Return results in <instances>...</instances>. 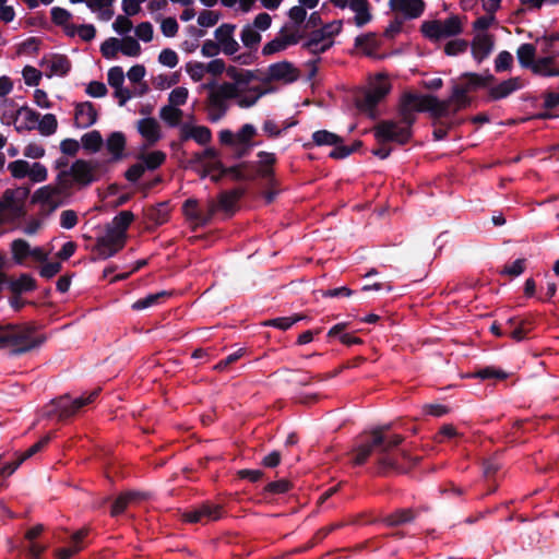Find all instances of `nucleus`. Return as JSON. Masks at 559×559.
<instances>
[{
	"instance_id": "64",
	"label": "nucleus",
	"mask_w": 559,
	"mask_h": 559,
	"mask_svg": "<svg viewBox=\"0 0 559 559\" xmlns=\"http://www.w3.org/2000/svg\"><path fill=\"white\" fill-rule=\"evenodd\" d=\"M78 214L73 210L62 211L60 214V226L64 229H72L78 224Z\"/></svg>"
},
{
	"instance_id": "25",
	"label": "nucleus",
	"mask_w": 559,
	"mask_h": 559,
	"mask_svg": "<svg viewBox=\"0 0 559 559\" xmlns=\"http://www.w3.org/2000/svg\"><path fill=\"white\" fill-rule=\"evenodd\" d=\"M88 534L87 528L76 531L70 539V545L61 547L56 550L55 556L57 559H70L84 548V539Z\"/></svg>"
},
{
	"instance_id": "37",
	"label": "nucleus",
	"mask_w": 559,
	"mask_h": 559,
	"mask_svg": "<svg viewBox=\"0 0 559 559\" xmlns=\"http://www.w3.org/2000/svg\"><path fill=\"white\" fill-rule=\"evenodd\" d=\"M536 48L533 44H522L516 51L518 60L523 68H531L534 71Z\"/></svg>"
},
{
	"instance_id": "55",
	"label": "nucleus",
	"mask_w": 559,
	"mask_h": 559,
	"mask_svg": "<svg viewBox=\"0 0 559 559\" xmlns=\"http://www.w3.org/2000/svg\"><path fill=\"white\" fill-rule=\"evenodd\" d=\"M513 64V56L509 51H501L495 59V70L496 72H504L511 69Z\"/></svg>"
},
{
	"instance_id": "8",
	"label": "nucleus",
	"mask_w": 559,
	"mask_h": 559,
	"mask_svg": "<svg viewBox=\"0 0 559 559\" xmlns=\"http://www.w3.org/2000/svg\"><path fill=\"white\" fill-rule=\"evenodd\" d=\"M391 91L389 78L379 73L370 78L362 96L358 99V107L367 114H373L376 107Z\"/></svg>"
},
{
	"instance_id": "42",
	"label": "nucleus",
	"mask_w": 559,
	"mask_h": 559,
	"mask_svg": "<svg viewBox=\"0 0 559 559\" xmlns=\"http://www.w3.org/2000/svg\"><path fill=\"white\" fill-rule=\"evenodd\" d=\"M48 67L51 74L63 76L71 70V62L66 56H55Z\"/></svg>"
},
{
	"instance_id": "41",
	"label": "nucleus",
	"mask_w": 559,
	"mask_h": 559,
	"mask_svg": "<svg viewBox=\"0 0 559 559\" xmlns=\"http://www.w3.org/2000/svg\"><path fill=\"white\" fill-rule=\"evenodd\" d=\"M240 39L247 48L254 49L261 41V35L253 26L247 24L241 31Z\"/></svg>"
},
{
	"instance_id": "34",
	"label": "nucleus",
	"mask_w": 559,
	"mask_h": 559,
	"mask_svg": "<svg viewBox=\"0 0 559 559\" xmlns=\"http://www.w3.org/2000/svg\"><path fill=\"white\" fill-rule=\"evenodd\" d=\"M182 116L183 111L179 107L169 104L163 106L159 110V118L170 128H180Z\"/></svg>"
},
{
	"instance_id": "33",
	"label": "nucleus",
	"mask_w": 559,
	"mask_h": 559,
	"mask_svg": "<svg viewBox=\"0 0 559 559\" xmlns=\"http://www.w3.org/2000/svg\"><path fill=\"white\" fill-rule=\"evenodd\" d=\"M144 493L138 491H128L120 495L111 506V515L117 516L121 514L129 504L144 498Z\"/></svg>"
},
{
	"instance_id": "14",
	"label": "nucleus",
	"mask_w": 559,
	"mask_h": 559,
	"mask_svg": "<svg viewBox=\"0 0 559 559\" xmlns=\"http://www.w3.org/2000/svg\"><path fill=\"white\" fill-rule=\"evenodd\" d=\"M330 2L341 10L349 9L354 13L349 22L357 27H364L372 21V8L369 0H330Z\"/></svg>"
},
{
	"instance_id": "28",
	"label": "nucleus",
	"mask_w": 559,
	"mask_h": 559,
	"mask_svg": "<svg viewBox=\"0 0 559 559\" xmlns=\"http://www.w3.org/2000/svg\"><path fill=\"white\" fill-rule=\"evenodd\" d=\"M493 48V38L487 33H478L472 43V51L474 58L481 62L486 59Z\"/></svg>"
},
{
	"instance_id": "7",
	"label": "nucleus",
	"mask_w": 559,
	"mask_h": 559,
	"mask_svg": "<svg viewBox=\"0 0 559 559\" xmlns=\"http://www.w3.org/2000/svg\"><path fill=\"white\" fill-rule=\"evenodd\" d=\"M403 438L400 435H393L391 437H384L382 429L372 431L370 440L361 443L355 450L354 463L356 465L364 464L368 457L376 451L386 453L391 449L401 444Z\"/></svg>"
},
{
	"instance_id": "23",
	"label": "nucleus",
	"mask_w": 559,
	"mask_h": 559,
	"mask_svg": "<svg viewBox=\"0 0 559 559\" xmlns=\"http://www.w3.org/2000/svg\"><path fill=\"white\" fill-rule=\"evenodd\" d=\"M267 79L271 81L294 82L297 79V71L288 61L272 63L267 68Z\"/></svg>"
},
{
	"instance_id": "27",
	"label": "nucleus",
	"mask_w": 559,
	"mask_h": 559,
	"mask_svg": "<svg viewBox=\"0 0 559 559\" xmlns=\"http://www.w3.org/2000/svg\"><path fill=\"white\" fill-rule=\"evenodd\" d=\"M138 131L148 145H153L162 139L160 126L154 118L140 119Z\"/></svg>"
},
{
	"instance_id": "16",
	"label": "nucleus",
	"mask_w": 559,
	"mask_h": 559,
	"mask_svg": "<svg viewBox=\"0 0 559 559\" xmlns=\"http://www.w3.org/2000/svg\"><path fill=\"white\" fill-rule=\"evenodd\" d=\"M182 213L186 218L199 225H206L216 213V204L214 200H209L206 211L203 212L195 199H188L182 204Z\"/></svg>"
},
{
	"instance_id": "26",
	"label": "nucleus",
	"mask_w": 559,
	"mask_h": 559,
	"mask_svg": "<svg viewBox=\"0 0 559 559\" xmlns=\"http://www.w3.org/2000/svg\"><path fill=\"white\" fill-rule=\"evenodd\" d=\"M242 194L243 191L241 189H231L221 192L217 197V201H215L216 212L222 211L228 215H233Z\"/></svg>"
},
{
	"instance_id": "48",
	"label": "nucleus",
	"mask_w": 559,
	"mask_h": 559,
	"mask_svg": "<svg viewBox=\"0 0 559 559\" xmlns=\"http://www.w3.org/2000/svg\"><path fill=\"white\" fill-rule=\"evenodd\" d=\"M114 0H86L87 7L92 11H102V17L106 21L112 16V11L109 9Z\"/></svg>"
},
{
	"instance_id": "9",
	"label": "nucleus",
	"mask_w": 559,
	"mask_h": 559,
	"mask_svg": "<svg viewBox=\"0 0 559 559\" xmlns=\"http://www.w3.org/2000/svg\"><path fill=\"white\" fill-rule=\"evenodd\" d=\"M413 123H407L404 119L382 120L373 129L374 138L380 143L394 142L405 144L412 138Z\"/></svg>"
},
{
	"instance_id": "1",
	"label": "nucleus",
	"mask_w": 559,
	"mask_h": 559,
	"mask_svg": "<svg viewBox=\"0 0 559 559\" xmlns=\"http://www.w3.org/2000/svg\"><path fill=\"white\" fill-rule=\"evenodd\" d=\"M226 75L230 82L209 86L205 105L207 119L211 122H217L226 116L229 100L234 99L240 108H250L267 93V90L260 85H251L257 78L251 70L230 66L226 70Z\"/></svg>"
},
{
	"instance_id": "13",
	"label": "nucleus",
	"mask_w": 559,
	"mask_h": 559,
	"mask_svg": "<svg viewBox=\"0 0 559 559\" xmlns=\"http://www.w3.org/2000/svg\"><path fill=\"white\" fill-rule=\"evenodd\" d=\"M312 142L317 146H334L329 154L334 159L345 158L354 152L353 147L343 144V139L340 135L328 130L313 132Z\"/></svg>"
},
{
	"instance_id": "45",
	"label": "nucleus",
	"mask_w": 559,
	"mask_h": 559,
	"mask_svg": "<svg viewBox=\"0 0 559 559\" xmlns=\"http://www.w3.org/2000/svg\"><path fill=\"white\" fill-rule=\"evenodd\" d=\"M29 243L24 239H15L11 245L12 255L16 263H22L29 255Z\"/></svg>"
},
{
	"instance_id": "61",
	"label": "nucleus",
	"mask_w": 559,
	"mask_h": 559,
	"mask_svg": "<svg viewBox=\"0 0 559 559\" xmlns=\"http://www.w3.org/2000/svg\"><path fill=\"white\" fill-rule=\"evenodd\" d=\"M108 84L114 87L118 88L121 87L124 82V73L122 68L120 67H114L109 69L107 74Z\"/></svg>"
},
{
	"instance_id": "54",
	"label": "nucleus",
	"mask_w": 559,
	"mask_h": 559,
	"mask_svg": "<svg viewBox=\"0 0 559 559\" xmlns=\"http://www.w3.org/2000/svg\"><path fill=\"white\" fill-rule=\"evenodd\" d=\"M257 134V129L253 124H243L236 133L237 144L248 145L253 136Z\"/></svg>"
},
{
	"instance_id": "32",
	"label": "nucleus",
	"mask_w": 559,
	"mask_h": 559,
	"mask_svg": "<svg viewBox=\"0 0 559 559\" xmlns=\"http://www.w3.org/2000/svg\"><path fill=\"white\" fill-rule=\"evenodd\" d=\"M134 219V215L130 211H121L118 213L107 226L110 230L127 238V230Z\"/></svg>"
},
{
	"instance_id": "36",
	"label": "nucleus",
	"mask_w": 559,
	"mask_h": 559,
	"mask_svg": "<svg viewBox=\"0 0 559 559\" xmlns=\"http://www.w3.org/2000/svg\"><path fill=\"white\" fill-rule=\"evenodd\" d=\"M139 160L142 166H145V170H155L160 167L166 160V153L163 151H152L139 156Z\"/></svg>"
},
{
	"instance_id": "19",
	"label": "nucleus",
	"mask_w": 559,
	"mask_h": 559,
	"mask_svg": "<svg viewBox=\"0 0 559 559\" xmlns=\"http://www.w3.org/2000/svg\"><path fill=\"white\" fill-rule=\"evenodd\" d=\"M193 120V116H191ZM182 142L193 140L199 145H207L212 141V131L205 126H197L193 121L183 122L179 131Z\"/></svg>"
},
{
	"instance_id": "24",
	"label": "nucleus",
	"mask_w": 559,
	"mask_h": 559,
	"mask_svg": "<svg viewBox=\"0 0 559 559\" xmlns=\"http://www.w3.org/2000/svg\"><path fill=\"white\" fill-rule=\"evenodd\" d=\"M97 120V110L91 102L79 103L75 106L74 123L78 128L86 129Z\"/></svg>"
},
{
	"instance_id": "2",
	"label": "nucleus",
	"mask_w": 559,
	"mask_h": 559,
	"mask_svg": "<svg viewBox=\"0 0 559 559\" xmlns=\"http://www.w3.org/2000/svg\"><path fill=\"white\" fill-rule=\"evenodd\" d=\"M46 337L38 333L34 323L0 325V349L19 356L39 347Z\"/></svg>"
},
{
	"instance_id": "60",
	"label": "nucleus",
	"mask_w": 559,
	"mask_h": 559,
	"mask_svg": "<svg viewBox=\"0 0 559 559\" xmlns=\"http://www.w3.org/2000/svg\"><path fill=\"white\" fill-rule=\"evenodd\" d=\"M23 78L25 84L28 86H37L41 79V72L32 66H26L23 69Z\"/></svg>"
},
{
	"instance_id": "49",
	"label": "nucleus",
	"mask_w": 559,
	"mask_h": 559,
	"mask_svg": "<svg viewBox=\"0 0 559 559\" xmlns=\"http://www.w3.org/2000/svg\"><path fill=\"white\" fill-rule=\"evenodd\" d=\"M461 437H463V433L460 432L455 426H453L452 424H444L440 427L435 439L437 442L442 443L444 441Z\"/></svg>"
},
{
	"instance_id": "18",
	"label": "nucleus",
	"mask_w": 559,
	"mask_h": 559,
	"mask_svg": "<svg viewBox=\"0 0 559 559\" xmlns=\"http://www.w3.org/2000/svg\"><path fill=\"white\" fill-rule=\"evenodd\" d=\"M221 516L222 508L218 504L203 503L193 510L186 511L182 514V520L187 523L205 524L211 521H216Z\"/></svg>"
},
{
	"instance_id": "62",
	"label": "nucleus",
	"mask_w": 559,
	"mask_h": 559,
	"mask_svg": "<svg viewBox=\"0 0 559 559\" xmlns=\"http://www.w3.org/2000/svg\"><path fill=\"white\" fill-rule=\"evenodd\" d=\"M526 266V260L525 259H516L511 264L506 265L503 270L501 271V274L509 275L512 277L521 275Z\"/></svg>"
},
{
	"instance_id": "52",
	"label": "nucleus",
	"mask_w": 559,
	"mask_h": 559,
	"mask_svg": "<svg viewBox=\"0 0 559 559\" xmlns=\"http://www.w3.org/2000/svg\"><path fill=\"white\" fill-rule=\"evenodd\" d=\"M8 169L10 170L12 177H14L16 179H22V178L28 177L29 163L24 159H17V160L11 162L8 165Z\"/></svg>"
},
{
	"instance_id": "63",
	"label": "nucleus",
	"mask_w": 559,
	"mask_h": 559,
	"mask_svg": "<svg viewBox=\"0 0 559 559\" xmlns=\"http://www.w3.org/2000/svg\"><path fill=\"white\" fill-rule=\"evenodd\" d=\"M187 72L194 82H199L206 74V68L202 62H191L187 64Z\"/></svg>"
},
{
	"instance_id": "44",
	"label": "nucleus",
	"mask_w": 559,
	"mask_h": 559,
	"mask_svg": "<svg viewBox=\"0 0 559 559\" xmlns=\"http://www.w3.org/2000/svg\"><path fill=\"white\" fill-rule=\"evenodd\" d=\"M414 519L412 509H401L385 518V523L390 526H397L411 522Z\"/></svg>"
},
{
	"instance_id": "4",
	"label": "nucleus",
	"mask_w": 559,
	"mask_h": 559,
	"mask_svg": "<svg viewBox=\"0 0 559 559\" xmlns=\"http://www.w3.org/2000/svg\"><path fill=\"white\" fill-rule=\"evenodd\" d=\"M444 107V103H440L436 96L405 93L400 100L399 116L414 124L417 112L429 111L433 117H445Z\"/></svg>"
},
{
	"instance_id": "40",
	"label": "nucleus",
	"mask_w": 559,
	"mask_h": 559,
	"mask_svg": "<svg viewBox=\"0 0 559 559\" xmlns=\"http://www.w3.org/2000/svg\"><path fill=\"white\" fill-rule=\"evenodd\" d=\"M259 157V173L263 178H269L273 175L272 166L276 162L274 153L260 152Z\"/></svg>"
},
{
	"instance_id": "58",
	"label": "nucleus",
	"mask_w": 559,
	"mask_h": 559,
	"mask_svg": "<svg viewBox=\"0 0 559 559\" xmlns=\"http://www.w3.org/2000/svg\"><path fill=\"white\" fill-rule=\"evenodd\" d=\"M50 439H51L50 435H47V436L43 437L40 440H38L36 443H34L25 452L19 454L21 461L24 462L27 459L35 455L36 453L40 452L49 443Z\"/></svg>"
},
{
	"instance_id": "38",
	"label": "nucleus",
	"mask_w": 559,
	"mask_h": 559,
	"mask_svg": "<svg viewBox=\"0 0 559 559\" xmlns=\"http://www.w3.org/2000/svg\"><path fill=\"white\" fill-rule=\"evenodd\" d=\"M58 128V120L53 114H46L38 118L36 129L44 136H50L56 133Z\"/></svg>"
},
{
	"instance_id": "5",
	"label": "nucleus",
	"mask_w": 559,
	"mask_h": 559,
	"mask_svg": "<svg viewBox=\"0 0 559 559\" xmlns=\"http://www.w3.org/2000/svg\"><path fill=\"white\" fill-rule=\"evenodd\" d=\"M100 164L96 160L76 159L69 168L60 170L58 176L64 188L72 192L74 188H85L99 179Z\"/></svg>"
},
{
	"instance_id": "57",
	"label": "nucleus",
	"mask_w": 559,
	"mask_h": 559,
	"mask_svg": "<svg viewBox=\"0 0 559 559\" xmlns=\"http://www.w3.org/2000/svg\"><path fill=\"white\" fill-rule=\"evenodd\" d=\"M118 51H120V46L117 38H109L100 46V52L106 59H114Z\"/></svg>"
},
{
	"instance_id": "15",
	"label": "nucleus",
	"mask_w": 559,
	"mask_h": 559,
	"mask_svg": "<svg viewBox=\"0 0 559 559\" xmlns=\"http://www.w3.org/2000/svg\"><path fill=\"white\" fill-rule=\"evenodd\" d=\"M127 238L106 227L105 234L97 237L95 252L99 259H108L118 253L126 245Z\"/></svg>"
},
{
	"instance_id": "12",
	"label": "nucleus",
	"mask_w": 559,
	"mask_h": 559,
	"mask_svg": "<svg viewBox=\"0 0 559 559\" xmlns=\"http://www.w3.org/2000/svg\"><path fill=\"white\" fill-rule=\"evenodd\" d=\"M421 32L430 40H440L462 33V23L459 16L453 15L445 20H433L421 25Z\"/></svg>"
},
{
	"instance_id": "29",
	"label": "nucleus",
	"mask_w": 559,
	"mask_h": 559,
	"mask_svg": "<svg viewBox=\"0 0 559 559\" xmlns=\"http://www.w3.org/2000/svg\"><path fill=\"white\" fill-rule=\"evenodd\" d=\"M16 114L17 120L14 123V127L17 132L32 131L36 129L38 118L40 117L37 111L27 106H22L19 108Z\"/></svg>"
},
{
	"instance_id": "20",
	"label": "nucleus",
	"mask_w": 559,
	"mask_h": 559,
	"mask_svg": "<svg viewBox=\"0 0 559 559\" xmlns=\"http://www.w3.org/2000/svg\"><path fill=\"white\" fill-rule=\"evenodd\" d=\"M235 29L236 26L234 24L224 23L214 33L222 51L228 56L235 55L239 49V45L234 38Z\"/></svg>"
},
{
	"instance_id": "21",
	"label": "nucleus",
	"mask_w": 559,
	"mask_h": 559,
	"mask_svg": "<svg viewBox=\"0 0 559 559\" xmlns=\"http://www.w3.org/2000/svg\"><path fill=\"white\" fill-rule=\"evenodd\" d=\"M389 4L392 11L408 20L419 17L425 10L424 0H389Z\"/></svg>"
},
{
	"instance_id": "47",
	"label": "nucleus",
	"mask_w": 559,
	"mask_h": 559,
	"mask_svg": "<svg viewBox=\"0 0 559 559\" xmlns=\"http://www.w3.org/2000/svg\"><path fill=\"white\" fill-rule=\"evenodd\" d=\"M120 51L129 57H136L141 52V46L139 41L130 36L123 37L119 40Z\"/></svg>"
},
{
	"instance_id": "43",
	"label": "nucleus",
	"mask_w": 559,
	"mask_h": 559,
	"mask_svg": "<svg viewBox=\"0 0 559 559\" xmlns=\"http://www.w3.org/2000/svg\"><path fill=\"white\" fill-rule=\"evenodd\" d=\"M71 17H72L71 13L63 8L55 7L51 9L52 22L57 25L64 26V28L69 35H74V32H70L71 25L69 24V22H70Z\"/></svg>"
},
{
	"instance_id": "10",
	"label": "nucleus",
	"mask_w": 559,
	"mask_h": 559,
	"mask_svg": "<svg viewBox=\"0 0 559 559\" xmlns=\"http://www.w3.org/2000/svg\"><path fill=\"white\" fill-rule=\"evenodd\" d=\"M71 194L70 189L62 186V181L57 175L56 185H47L36 190L33 201L38 203L41 210L53 212L63 205Z\"/></svg>"
},
{
	"instance_id": "50",
	"label": "nucleus",
	"mask_w": 559,
	"mask_h": 559,
	"mask_svg": "<svg viewBox=\"0 0 559 559\" xmlns=\"http://www.w3.org/2000/svg\"><path fill=\"white\" fill-rule=\"evenodd\" d=\"M189 97V91L185 86L174 88L168 95V104L171 106H183Z\"/></svg>"
},
{
	"instance_id": "30",
	"label": "nucleus",
	"mask_w": 559,
	"mask_h": 559,
	"mask_svg": "<svg viewBox=\"0 0 559 559\" xmlns=\"http://www.w3.org/2000/svg\"><path fill=\"white\" fill-rule=\"evenodd\" d=\"M126 136L122 132H112L106 140V150L111 155V160L117 162L123 157Z\"/></svg>"
},
{
	"instance_id": "35",
	"label": "nucleus",
	"mask_w": 559,
	"mask_h": 559,
	"mask_svg": "<svg viewBox=\"0 0 559 559\" xmlns=\"http://www.w3.org/2000/svg\"><path fill=\"white\" fill-rule=\"evenodd\" d=\"M19 108L11 98H3L0 103L1 122L7 126L14 124L17 120Z\"/></svg>"
},
{
	"instance_id": "59",
	"label": "nucleus",
	"mask_w": 559,
	"mask_h": 559,
	"mask_svg": "<svg viewBox=\"0 0 559 559\" xmlns=\"http://www.w3.org/2000/svg\"><path fill=\"white\" fill-rule=\"evenodd\" d=\"M70 32L78 34V36L84 41H91L96 35V29L92 24H83L78 27L71 24Z\"/></svg>"
},
{
	"instance_id": "46",
	"label": "nucleus",
	"mask_w": 559,
	"mask_h": 559,
	"mask_svg": "<svg viewBox=\"0 0 559 559\" xmlns=\"http://www.w3.org/2000/svg\"><path fill=\"white\" fill-rule=\"evenodd\" d=\"M82 145L85 150L91 152L99 151L103 139L98 131L93 130L91 132L85 133L81 139Z\"/></svg>"
},
{
	"instance_id": "53",
	"label": "nucleus",
	"mask_w": 559,
	"mask_h": 559,
	"mask_svg": "<svg viewBox=\"0 0 559 559\" xmlns=\"http://www.w3.org/2000/svg\"><path fill=\"white\" fill-rule=\"evenodd\" d=\"M474 377L479 378L481 380L487 379H498L504 380L508 378V373L501 369L495 367H485L475 372Z\"/></svg>"
},
{
	"instance_id": "39",
	"label": "nucleus",
	"mask_w": 559,
	"mask_h": 559,
	"mask_svg": "<svg viewBox=\"0 0 559 559\" xmlns=\"http://www.w3.org/2000/svg\"><path fill=\"white\" fill-rule=\"evenodd\" d=\"M169 295H170V293H168L166 290H162V292H158L155 294H150V295L136 300L132 305V309L139 311V310L150 308L152 306L159 304L162 299H165Z\"/></svg>"
},
{
	"instance_id": "17",
	"label": "nucleus",
	"mask_w": 559,
	"mask_h": 559,
	"mask_svg": "<svg viewBox=\"0 0 559 559\" xmlns=\"http://www.w3.org/2000/svg\"><path fill=\"white\" fill-rule=\"evenodd\" d=\"M301 36L297 31H288L286 27L282 28L278 34L262 48L264 56H271L276 52L283 51L288 47L299 43Z\"/></svg>"
},
{
	"instance_id": "51",
	"label": "nucleus",
	"mask_w": 559,
	"mask_h": 559,
	"mask_svg": "<svg viewBox=\"0 0 559 559\" xmlns=\"http://www.w3.org/2000/svg\"><path fill=\"white\" fill-rule=\"evenodd\" d=\"M12 288L17 293L32 292L36 288V281L28 274H22L13 282Z\"/></svg>"
},
{
	"instance_id": "22",
	"label": "nucleus",
	"mask_w": 559,
	"mask_h": 559,
	"mask_svg": "<svg viewBox=\"0 0 559 559\" xmlns=\"http://www.w3.org/2000/svg\"><path fill=\"white\" fill-rule=\"evenodd\" d=\"M525 82L520 76L510 78L489 88L488 95L492 100H499L508 97L512 93L523 88Z\"/></svg>"
},
{
	"instance_id": "31",
	"label": "nucleus",
	"mask_w": 559,
	"mask_h": 559,
	"mask_svg": "<svg viewBox=\"0 0 559 559\" xmlns=\"http://www.w3.org/2000/svg\"><path fill=\"white\" fill-rule=\"evenodd\" d=\"M534 73L542 76H559V61L556 57H543L535 61Z\"/></svg>"
},
{
	"instance_id": "56",
	"label": "nucleus",
	"mask_w": 559,
	"mask_h": 559,
	"mask_svg": "<svg viewBox=\"0 0 559 559\" xmlns=\"http://www.w3.org/2000/svg\"><path fill=\"white\" fill-rule=\"evenodd\" d=\"M47 177H48V171H47V168L43 164H40L38 162L29 164L28 178L33 182H43L47 179Z\"/></svg>"
},
{
	"instance_id": "6",
	"label": "nucleus",
	"mask_w": 559,
	"mask_h": 559,
	"mask_svg": "<svg viewBox=\"0 0 559 559\" xmlns=\"http://www.w3.org/2000/svg\"><path fill=\"white\" fill-rule=\"evenodd\" d=\"M343 23V20H334L310 32L302 44V48L312 55L325 52L335 44V37L342 32Z\"/></svg>"
},
{
	"instance_id": "11",
	"label": "nucleus",
	"mask_w": 559,
	"mask_h": 559,
	"mask_svg": "<svg viewBox=\"0 0 559 559\" xmlns=\"http://www.w3.org/2000/svg\"><path fill=\"white\" fill-rule=\"evenodd\" d=\"M98 394L99 389H96L74 399H71L69 395L60 396L51 402L49 414L55 415L59 420L68 419L74 416L82 407L94 402Z\"/></svg>"
},
{
	"instance_id": "3",
	"label": "nucleus",
	"mask_w": 559,
	"mask_h": 559,
	"mask_svg": "<svg viewBox=\"0 0 559 559\" xmlns=\"http://www.w3.org/2000/svg\"><path fill=\"white\" fill-rule=\"evenodd\" d=\"M495 81L492 74L480 75L477 73H466L453 85L452 93L448 99L440 100L444 103L445 116L455 114L466 108L471 104L469 93L480 87H487Z\"/></svg>"
}]
</instances>
